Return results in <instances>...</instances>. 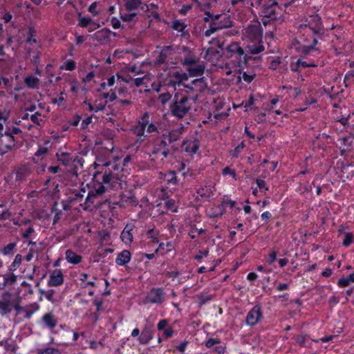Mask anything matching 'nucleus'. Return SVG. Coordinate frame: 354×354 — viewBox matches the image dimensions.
I'll use <instances>...</instances> for the list:
<instances>
[{"label": "nucleus", "mask_w": 354, "mask_h": 354, "mask_svg": "<svg viewBox=\"0 0 354 354\" xmlns=\"http://www.w3.org/2000/svg\"><path fill=\"white\" fill-rule=\"evenodd\" d=\"M41 116V114L39 112H36L35 114H32V115H30V120L35 124L40 125L41 122L42 121Z\"/></svg>", "instance_id": "49530a36"}, {"label": "nucleus", "mask_w": 354, "mask_h": 354, "mask_svg": "<svg viewBox=\"0 0 354 354\" xmlns=\"http://www.w3.org/2000/svg\"><path fill=\"white\" fill-rule=\"evenodd\" d=\"M24 82L29 88H35L37 87L39 79L33 76H29L26 77Z\"/></svg>", "instance_id": "f704fd0d"}, {"label": "nucleus", "mask_w": 354, "mask_h": 354, "mask_svg": "<svg viewBox=\"0 0 354 354\" xmlns=\"http://www.w3.org/2000/svg\"><path fill=\"white\" fill-rule=\"evenodd\" d=\"M124 6L127 10H135L140 6L141 10L147 11L149 10V6L144 4L142 5L140 0H125Z\"/></svg>", "instance_id": "6ab92c4d"}, {"label": "nucleus", "mask_w": 354, "mask_h": 354, "mask_svg": "<svg viewBox=\"0 0 354 354\" xmlns=\"http://www.w3.org/2000/svg\"><path fill=\"white\" fill-rule=\"evenodd\" d=\"M22 257L21 254H17L15 257V259L11 265V268L13 270H15L21 263Z\"/></svg>", "instance_id": "603ef678"}, {"label": "nucleus", "mask_w": 354, "mask_h": 354, "mask_svg": "<svg viewBox=\"0 0 354 354\" xmlns=\"http://www.w3.org/2000/svg\"><path fill=\"white\" fill-rule=\"evenodd\" d=\"M214 192V187H207L205 186L204 187L199 188L196 193L202 198H205L206 200H209L213 196Z\"/></svg>", "instance_id": "393cba45"}, {"label": "nucleus", "mask_w": 354, "mask_h": 354, "mask_svg": "<svg viewBox=\"0 0 354 354\" xmlns=\"http://www.w3.org/2000/svg\"><path fill=\"white\" fill-rule=\"evenodd\" d=\"M15 246H16V243H8L6 246H5L2 249L3 254H5V255H7V254H9L10 253H12Z\"/></svg>", "instance_id": "37998d69"}, {"label": "nucleus", "mask_w": 354, "mask_h": 354, "mask_svg": "<svg viewBox=\"0 0 354 354\" xmlns=\"http://www.w3.org/2000/svg\"><path fill=\"white\" fill-rule=\"evenodd\" d=\"M280 63H281L280 58L276 57L271 62L270 68L271 69L275 71L277 68V67L279 66V65L280 64Z\"/></svg>", "instance_id": "680f3d73"}, {"label": "nucleus", "mask_w": 354, "mask_h": 354, "mask_svg": "<svg viewBox=\"0 0 354 354\" xmlns=\"http://www.w3.org/2000/svg\"><path fill=\"white\" fill-rule=\"evenodd\" d=\"M199 148V143L197 140H194V141L189 142L187 144L185 147V151L190 153L192 154L196 153Z\"/></svg>", "instance_id": "7c9ffc66"}, {"label": "nucleus", "mask_w": 354, "mask_h": 354, "mask_svg": "<svg viewBox=\"0 0 354 354\" xmlns=\"http://www.w3.org/2000/svg\"><path fill=\"white\" fill-rule=\"evenodd\" d=\"M220 343V340L218 339L209 338L205 343V345L207 348H210L214 345Z\"/></svg>", "instance_id": "69168bd1"}, {"label": "nucleus", "mask_w": 354, "mask_h": 354, "mask_svg": "<svg viewBox=\"0 0 354 354\" xmlns=\"http://www.w3.org/2000/svg\"><path fill=\"white\" fill-rule=\"evenodd\" d=\"M0 142L5 145V147L7 150H10L15 145L14 136L6 133L4 136L0 137Z\"/></svg>", "instance_id": "b1692460"}, {"label": "nucleus", "mask_w": 354, "mask_h": 354, "mask_svg": "<svg viewBox=\"0 0 354 354\" xmlns=\"http://www.w3.org/2000/svg\"><path fill=\"white\" fill-rule=\"evenodd\" d=\"M240 75H242L243 80L248 84L251 83L256 77V73L254 69L246 71H240Z\"/></svg>", "instance_id": "c85d7f7f"}, {"label": "nucleus", "mask_w": 354, "mask_h": 354, "mask_svg": "<svg viewBox=\"0 0 354 354\" xmlns=\"http://www.w3.org/2000/svg\"><path fill=\"white\" fill-rule=\"evenodd\" d=\"M75 68V62L73 60H68L65 64V69L68 71H73Z\"/></svg>", "instance_id": "338daca9"}, {"label": "nucleus", "mask_w": 354, "mask_h": 354, "mask_svg": "<svg viewBox=\"0 0 354 354\" xmlns=\"http://www.w3.org/2000/svg\"><path fill=\"white\" fill-rule=\"evenodd\" d=\"M165 299V293L160 288H152L146 297V302L150 304H160Z\"/></svg>", "instance_id": "0eeeda50"}, {"label": "nucleus", "mask_w": 354, "mask_h": 354, "mask_svg": "<svg viewBox=\"0 0 354 354\" xmlns=\"http://www.w3.org/2000/svg\"><path fill=\"white\" fill-rule=\"evenodd\" d=\"M31 173L30 167L27 165L20 166L16 170V180H24Z\"/></svg>", "instance_id": "dca6fc26"}, {"label": "nucleus", "mask_w": 354, "mask_h": 354, "mask_svg": "<svg viewBox=\"0 0 354 354\" xmlns=\"http://www.w3.org/2000/svg\"><path fill=\"white\" fill-rule=\"evenodd\" d=\"M12 308L15 309L16 315H19L21 311L24 312V307H21L19 301H13Z\"/></svg>", "instance_id": "6e6d98bb"}, {"label": "nucleus", "mask_w": 354, "mask_h": 354, "mask_svg": "<svg viewBox=\"0 0 354 354\" xmlns=\"http://www.w3.org/2000/svg\"><path fill=\"white\" fill-rule=\"evenodd\" d=\"M165 207L168 210H170L173 212H177L178 207L176 204V201L173 199L167 200L165 202Z\"/></svg>", "instance_id": "ea45409f"}, {"label": "nucleus", "mask_w": 354, "mask_h": 354, "mask_svg": "<svg viewBox=\"0 0 354 354\" xmlns=\"http://www.w3.org/2000/svg\"><path fill=\"white\" fill-rule=\"evenodd\" d=\"M148 238L151 240V241L153 243H157L158 241V232H156L153 229L149 230L147 231Z\"/></svg>", "instance_id": "79ce46f5"}, {"label": "nucleus", "mask_w": 354, "mask_h": 354, "mask_svg": "<svg viewBox=\"0 0 354 354\" xmlns=\"http://www.w3.org/2000/svg\"><path fill=\"white\" fill-rule=\"evenodd\" d=\"M86 191L84 189L73 190L68 197V203L71 204H74L76 202L80 203V204L82 203L84 198V193Z\"/></svg>", "instance_id": "a211bd4d"}, {"label": "nucleus", "mask_w": 354, "mask_h": 354, "mask_svg": "<svg viewBox=\"0 0 354 354\" xmlns=\"http://www.w3.org/2000/svg\"><path fill=\"white\" fill-rule=\"evenodd\" d=\"M174 77L179 80V82L178 83V85H180L183 81L187 80L188 79L186 74H180L179 72H176L174 73Z\"/></svg>", "instance_id": "bf43d9fd"}, {"label": "nucleus", "mask_w": 354, "mask_h": 354, "mask_svg": "<svg viewBox=\"0 0 354 354\" xmlns=\"http://www.w3.org/2000/svg\"><path fill=\"white\" fill-rule=\"evenodd\" d=\"M38 354H62V353L57 348L48 347L45 349L40 350Z\"/></svg>", "instance_id": "a19ab883"}, {"label": "nucleus", "mask_w": 354, "mask_h": 354, "mask_svg": "<svg viewBox=\"0 0 354 354\" xmlns=\"http://www.w3.org/2000/svg\"><path fill=\"white\" fill-rule=\"evenodd\" d=\"M171 95L169 93L167 92L160 94L159 95L158 99L162 104H165L171 99Z\"/></svg>", "instance_id": "8fccbe9b"}, {"label": "nucleus", "mask_w": 354, "mask_h": 354, "mask_svg": "<svg viewBox=\"0 0 354 354\" xmlns=\"http://www.w3.org/2000/svg\"><path fill=\"white\" fill-rule=\"evenodd\" d=\"M223 28V26H219L218 24H217L216 22H212L211 24H210V28L207 30L205 32V35L206 37H209L212 34H213L214 32H216V30H220Z\"/></svg>", "instance_id": "c9c22d12"}, {"label": "nucleus", "mask_w": 354, "mask_h": 354, "mask_svg": "<svg viewBox=\"0 0 354 354\" xmlns=\"http://www.w3.org/2000/svg\"><path fill=\"white\" fill-rule=\"evenodd\" d=\"M166 134V140H168L169 145L177 141L179 139L180 132L177 130L169 131Z\"/></svg>", "instance_id": "473e14b6"}, {"label": "nucleus", "mask_w": 354, "mask_h": 354, "mask_svg": "<svg viewBox=\"0 0 354 354\" xmlns=\"http://www.w3.org/2000/svg\"><path fill=\"white\" fill-rule=\"evenodd\" d=\"M41 295H44L45 297L50 302L55 303L56 299L54 298L55 291L53 290H48L47 291L40 290Z\"/></svg>", "instance_id": "4c0bfd02"}, {"label": "nucleus", "mask_w": 354, "mask_h": 354, "mask_svg": "<svg viewBox=\"0 0 354 354\" xmlns=\"http://www.w3.org/2000/svg\"><path fill=\"white\" fill-rule=\"evenodd\" d=\"M131 260V253L129 250H124L118 254L115 262L119 266H124Z\"/></svg>", "instance_id": "5701e85b"}, {"label": "nucleus", "mask_w": 354, "mask_h": 354, "mask_svg": "<svg viewBox=\"0 0 354 354\" xmlns=\"http://www.w3.org/2000/svg\"><path fill=\"white\" fill-rule=\"evenodd\" d=\"M208 251L207 250H203V251H199L198 253L196 255L195 257V259L199 261V260H201L203 257H205L207 256L208 254Z\"/></svg>", "instance_id": "774afa93"}, {"label": "nucleus", "mask_w": 354, "mask_h": 354, "mask_svg": "<svg viewBox=\"0 0 354 354\" xmlns=\"http://www.w3.org/2000/svg\"><path fill=\"white\" fill-rule=\"evenodd\" d=\"M57 159L62 162L64 165H69L72 161V158L67 153L62 152L61 153H57Z\"/></svg>", "instance_id": "72a5a7b5"}, {"label": "nucleus", "mask_w": 354, "mask_h": 354, "mask_svg": "<svg viewBox=\"0 0 354 354\" xmlns=\"http://www.w3.org/2000/svg\"><path fill=\"white\" fill-rule=\"evenodd\" d=\"M131 156H127L126 158H124V160L121 162L120 161V160L118 158H114L113 161H109L110 162L113 163V162H115V164H120L121 166H122V168H123V166L124 165V164L126 162H128L131 160ZM123 171H124V169H122V171H121V174H122V176L120 178L121 179V183L122 182V177L124 176V174H123Z\"/></svg>", "instance_id": "e433bc0d"}, {"label": "nucleus", "mask_w": 354, "mask_h": 354, "mask_svg": "<svg viewBox=\"0 0 354 354\" xmlns=\"http://www.w3.org/2000/svg\"><path fill=\"white\" fill-rule=\"evenodd\" d=\"M136 17V13H127L122 15L121 18L124 21H133Z\"/></svg>", "instance_id": "5fc2aeb1"}, {"label": "nucleus", "mask_w": 354, "mask_h": 354, "mask_svg": "<svg viewBox=\"0 0 354 354\" xmlns=\"http://www.w3.org/2000/svg\"><path fill=\"white\" fill-rule=\"evenodd\" d=\"M199 62V59L197 58H193V57H185L183 61V64L187 66V68H189L190 66H192L194 64H196Z\"/></svg>", "instance_id": "a18cd8bd"}, {"label": "nucleus", "mask_w": 354, "mask_h": 354, "mask_svg": "<svg viewBox=\"0 0 354 354\" xmlns=\"http://www.w3.org/2000/svg\"><path fill=\"white\" fill-rule=\"evenodd\" d=\"M234 204V201H229L225 202L224 204H222L221 206H218L216 209L219 210V212L216 213L214 216H221L223 214L225 205H229L230 207H233Z\"/></svg>", "instance_id": "c03bdc74"}, {"label": "nucleus", "mask_w": 354, "mask_h": 354, "mask_svg": "<svg viewBox=\"0 0 354 354\" xmlns=\"http://www.w3.org/2000/svg\"><path fill=\"white\" fill-rule=\"evenodd\" d=\"M295 339L297 344L303 347H311L312 342H319L318 339H310L306 334H300Z\"/></svg>", "instance_id": "4468645a"}, {"label": "nucleus", "mask_w": 354, "mask_h": 354, "mask_svg": "<svg viewBox=\"0 0 354 354\" xmlns=\"http://www.w3.org/2000/svg\"><path fill=\"white\" fill-rule=\"evenodd\" d=\"M245 147L244 143L242 142L241 144H239L233 151L232 156L233 157H238L239 153Z\"/></svg>", "instance_id": "4d7b16f0"}, {"label": "nucleus", "mask_w": 354, "mask_h": 354, "mask_svg": "<svg viewBox=\"0 0 354 354\" xmlns=\"http://www.w3.org/2000/svg\"><path fill=\"white\" fill-rule=\"evenodd\" d=\"M247 48L248 52L253 55L259 54L263 51L265 49L264 46L260 43H259L258 44H253L248 45Z\"/></svg>", "instance_id": "c756f323"}, {"label": "nucleus", "mask_w": 354, "mask_h": 354, "mask_svg": "<svg viewBox=\"0 0 354 354\" xmlns=\"http://www.w3.org/2000/svg\"><path fill=\"white\" fill-rule=\"evenodd\" d=\"M41 322L50 329L54 328L57 324V319L52 313H48L43 315Z\"/></svg>", "instance_id": "f3484780"}, {"label": "nucleus", "mask_w": 354, "mask_h": 354, "mask_svg": "<svg viewBox=\"0 0 354 354\" xmlns=\"http://www.w3.org/2000/svg\"><path fill=\"white\" fill-rule=\"evenodd\" d=\"M250 5L259 10V15L262 18L277 19L279 6L276 0H251Z\"/></svg>", "instance_id": "39448f33"}, {"label": "nucleus", "mask_w": 354, "mask_h": 354, "mask_svg": "<svg viewBox=\"0 0 354 354\" xmlns=\"http://www.w3.org/2000/svg\"><path fill=\"white\" fill-rule=\"evenodd\" d=\"M276 259H277V252L275 251H272L268 254V259L266 261L269 264H272Z\"/></svg>", "instance_id": "e2e57ef3"}, {"label": "nucleus", "mask_w": 354, "mask_h": 354, "mask_svg": "<svg viewBox=\"0 0 354 354\" xmlns=\"http://www.w3.org/2000/svg\"><path fill=\"white\" fill-rule=\"evenodd\" d=\"M131 131L136 136L138 141L139 142H142L147 136V134H145V130L139 120L137 124L132 127Z\"/></svg>", "instance_id": "aec40b11"}, {"label": "nucleus", "mask_w": 354, "mask_h": 354, "mask_svg": "<svg viewBox=\"0 0 354 354\" xmlns=\"http://www.w3.org/2000/svg\"><path fill=\"white\" fill-rule=\"evenodd\" d=\"M191 107V99L186 94L176 93L169 109L174 116L183 118L189 112Z\"/></svg>", "instance_id": "20e7f679"}, {"label": "nucleus", "mask_w": 354, "mask_h": 354, "mask_svg": "<svg viewBox=\"0 0 354 354\" xmlns=\"http://www.w3.org/2000/svg\"><path fill=\"white\" fill-rule=\"evenodd\" d=\"M102 171L97 172L93 178V189L88 192L84 203L80 206L84 210L88 209L94 203V199L104 194L109 189H121L122 166L115 162H104Z\"/></svg>", "instance_id": "f257e3e1"}, {"label": "nucleus", "mask_w": 354, "mask_h": 354, "mask_svg": "<svg viewBox=\"0 0 354 354\" xmlns=\"http://www.w3.org/2000/svg\"><path fill=\"white\" fill-rule=\"evenodd\" d=\"M166 248V252H169L172 250V244L171 242H167L165 245L163 243H160L158 245V248L155 250V253L158 252L160 250H165Z\"/></svg>", "instance_id": "58836bf2"}, {"label": "nucleus", "mask_w": 354, "mask_h": 354, "mask_svg": "<svg viewBox=\"0 0 354 354\" xmlns=\"http://www.w3.org/2000/svg\"><path fill=\"white\" fill-rule=\"evenodd\" d=\"M187 70L189 72L190 76H199L203 74L205 71V66L198 62L196 64L190 66L189 68H187Z\"/></svg>", "instance_id": "412c9836"}, {"label": "nucleus", "mask_w": 354, "mask_h": 354, "mask_svg": "<svg viewBox=\"0 0 354 354\" xmlns=\"http://www.w3.org/2000/svg\"><path fill=\"white\" fill-rule=\"evenodd\" d=\"M200 304L203 305L211 300L212 297L211 295H201L198 296Z\"/></svg>", "instance_id": "0e129e2a"}, {"label": "nucleus", "mask_w": 354, "mask_h": 354, "mask_svg": "<svg viewBox=\"0 0 354 354\" xmlns=\"http://www.w3.org/2000/svg\"><path fill=\"white\" fill-rule=\"evenodd\" d=\"M173 28L178 32H183L186 26L180 21H175L173 23Z\"/></svg>", "instance_id": "de8ad7c7"}, {"label": "nucleus", "mask_w": 354, "mask_h": 354, "mask_svg": "<svg viewBox=\"0 0 354 354\" xmlns=\"http://www.w3.org/2000/svg\"><path fill=\"white\" fill-rule=\"evenodd\" d=\"M352 242H353V234L351 233H347L344 236L342 244L344 246L348 247L351 244Z\"/></svg>", "instance_id": "864d4df0"}, {"label": "nucleus", "mask_w": 354, "mask_h": 354, "mask_svg": "<svg viewBox=\"0 0 354 354\" xmlns=\"http://www.w3.org/2000/svg\"><path fill=\"white\" fill-rule=\"evenodd\" d=\"M298 64H300V66L302 68H307V67H316L317 65L313 62H306L303 61L301 59H297Z\"/></svg>", "instance_id": "3c124183"}, {"label": "nucleus", "mask_w": 354, "mask_h": 354, "mask_svg": "<svg viewBox=\"0 0 354 354\" xmlns=\"http://www.w3.org/2000/svg\"><path fill=\"white\" fill-rule=\"evenodd\" d=\"M143 128L148 133H153L158 132V127L149 120V113L148 112L144 113L139 118Z\"/></svg>", "instance_id": "9b49d317"}, {"label": "nucleus", "mask_w": 354, "mask_h": 354, "mask_svg": "<svg viewBox=\"0 0 354 354\" xmlns=\"http://www.w3.org/2000/svg\"><path fill=\"white\" fill-rule=\"evenodd\" d=\"M12 304L11 293L8 291L3 292L0 299V315L3 317L10 313L12 310Z\"/></svg>", "instance_id": "423d86ee"}, {"label": "nucleus", "mask_w": 354, "mask_h": 354, "mask_svg": "<svg viewBox=\"0 0 354 354\" xmlns=\"http://www.w3.org/2000/svg\"><path fill=\"white\" fill-rule=\"evenodd\" d=\"M351 282V280H349V276L346 278H342L338 281V286L339 287H346L347 286L349 283Z\"/></svg>", "instance_id": "052dcab7"}, {"label": "nucleus", "mask_w": 354, "mask_h": 354, "mask_svg": "<svg viewBox=\"0 0 354 354\" xmlns=\"http://www.w3.org/2000/svg\"><path fill=\"white\" fill-rule=\"evenodd\" d=\"M93 37L95 40L100 43L106 42L109 39L110 31L106 28H103L97 31Z\"/></svg>", "instance_id": "4be33fe9"}, {"label": "nucleus", "mask_w": 354, "mask_h": 354, "mask_svg": "<svg viewBox=\"0 0 354 354\" xmlns=\"http://www.w3.org/2000/svg\"><path fill=\"white\" fill-rule=\"evenodd\" d=\"M79 25L82 27H86L92 22V19L91 18L81 16L79 17Z\"/></svg>", "instance_id": "09e8293b"}, {"label": "nucleus", "mask_w": 354, "mask_h": 354, "mask_svg": "<svg viewBox=\"0 0 354 354\" xmlns=\"http://www.w3.org/2000/svg\"><path fill=\"white\" fill-rule=\"evenodd\" d=\"M2 277L3 279V286H11L17 281V276L14 274H4Z\"/></svg>", "instance_id": "2f4dec72"}, {"label": "nucleus", "mask_w": 354, "mask_h": 354, "mask_svg": "<svg viewBox=\"0 0 354 354\" xmlns=\"http://www.w3.org/2000/svg\"><path fill=\"white\" fill-rule=\"evenodd\" d=\"M127 225L121 233L120 238L125 244H130L133 241V234L131 232V229H128Z\"/></svg>", "instance_id": "cd10ccee"}, {"label": "nucleus", "mask_w": 354, "mask_h": 354, "mask_svg": "<svg viewBox=\"0 0 354 354\" xmlns=\"http://www.w3.org/2000/svg\"><path fill=\"white\" fill-rule=\"evenodd\" d=\"M307 28L311 33H308L306 41H312L300 46L299 51L304 55H317L319 54L320 50L316 46L319 40L324 39L325 32L321 17L318 15L308 16L306 23L300 26L301 29Z\"/></svg>", "instance_id": "f03ea898"}, {"label": "nucleus", "mask_w": 354, "mask_h": 354, "mask_svg": "<svg viewBox=\"0 0 354 354\" xmlns=\"http://www.w3.org/2000/svg\"><path fill=\"white\" fill-rule=\"evenodd\" d=\"M263 317L261 306L259 305L254 306L248 313L246 317V324L253 326L258 324Z\"/></svg>", "instance_id": "6e6552de"}, {"label": "nucleus", "mask_w": 354, "mask_h": 354, "mask_svg": "<svg viewBox=\"0 0 354 354\" xmlns=\"http://www.w3.org/2000/svg\"><path fill=\"white\" fill-rule=\"evenodd\" d=\"M66 259L67 261L72 264H78L82 261V256L76 254L71 250H67L66 251Z\"/></svg>", "instance_id": "a878e982"}, {"label": "nucleus", "mask_w": 354, "mask_h": 354, "mask_svg": "<svg viewBox=\"0 0 354 354\" xmlns=\"http://www.w3.org/2000/svg\"><path fill=\"white\" fill-rule=\"evenodd\" d=\"M149 156L151 160H160L162 161L170 154L171 147L166 141V134L163 133L160 137L149 141L147 143Z\"/></svg>", "instance_id": "7ed1b4c3"}, {"label": "nucleus", "mask_w": 354, "mask_h": 354, "mask_svg": "<svg viewBox=\"0 0 354 354\" xmlns=\"http://www.w3.org/2000/svg\"><path fill=\"white\" fill-rule=\"evenodd\" d=\"M39 309V305L36 302L26 306L24 309L25 313L24 317L26 319H30Z\"/></svg>", "instance_id": "bb28decb"}, {"label": "nucleus", "mask_w": 354, "mask_h": 354, "mask_svg": "<svg viewBox=\"0 0 354 354\" xmlns=\"http://www.w3.org/2000/svg\"><path fill=\"white\" fill-rule=\"evenodd\" d=\"M63 274L60 270L54 271L48 280L49 286H57L63 283Z\"/></svg>", "instance_id": "2eb2a0df"}, {"label": "nucleus", "mask_w": 354, "mask_h": 354, "mask_svg": "<svg viewBox=\"0 0 354 354\" xmlns=\"http://www.w3.org/2000/svg\"><path fill=\"white\" fill-rule=\"evenodd\" d=\"M186 88L193 91L196 93H201L205 91L207 86L206 80L204 77L193 80L189 84H184Z\"/></svg>", "instance_id": "9d476101"}, {"label": "nucleus", "mask_w": 354, "mask_h": 354, "mask_svg": "<svg viewBox=\"0 0 354 354\" xmlns=\"http://www.w3.org/2000/svg\"><path fill=\"white\" fill-rule=\"evenodd\" d=\"M245 36L252 42H259L262 37V31L260 26L258 25L249 26L245 30Z\"/></svg>", "instance_id": "1a4fd4ad"}, {"label": "nucleus", "mask_w": 354, "mask_h": 354, "mask_svg": "<svg viewBox=\"0 0 354 354\" xmlns=\"http://www.w3.org/2000/svg\"><path fill=\"white\" fill-rule=\"evenodd\" d=\"M97 2H93V3H91L90 5V6L88 7V12L92 13L94 16H96L99 14V12L97 10Z\"/></svg>", "instance_id": "13d9d810"}, {"label": "nucleus", "mask_w": 354, "mask_h": 354, "mask_svg": "<svg viewBox=\"0 0 354 354\" xmlns=\"http://www.w3.org/2000/svg\"><path fill=\"white\" fill-rule=\"evenodd\" d=\"M153 337V330L152 325H147L142 329L138 341L141 344H147Z\"/></svg>", "instance_id": "f8f14e48"}, {"label": "nucleus", "mask_w": 354, "mask_h": 354, "mask_svg": "<svg viewBox=\"0 0 354 354\" xmlns=\"http://www.w3.org/2000/svg\"><path fill=\"white\" fill-rule=\"evenodd\" d=\"M172 50L173 47L171 46L163 47L160 51L158 53L155 63L157 64H162L165 63L168 58L171 55Z\"/></svg>", "instance_id": "ddd939ff"}]
</instances>
